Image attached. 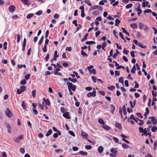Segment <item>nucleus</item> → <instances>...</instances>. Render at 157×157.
<instances>
[{"label": "nucleus", "instance_id": "nucleus-63", "mask_svg": "<svg viewBox=\"0 0 157 157\" xmlns=\"http://www.w3.org/2000/svg\"><path fill=\"white\" fill-rule=\"evenodd\" d=\"M152 11L150 9H147L144 11V13H151Z\"/></svg>", "mask_w": 157, "mask_h": 157}, {"label": "nucleus", "instance_id": "nucleus-20", "mask_svg": "<svg viewBox=\"0 0 157 157\" xmlns=\"http://www.w3.org/2000/svg\"><path fill=\"white\" fill-rule=\"evenodd\" d=\"M99 12L98 10H95L92 13V14L93 15L97 16L98 15L99 13Z\"/></svg>", "mask_w": 157, "mask_h": 157}, {"label": "nucleus", "instance_id": "nucleus-23", "mask_svg": "<svg viewBox=\"0 0 157 157\" xmlns=\"http://www.w3.org/2000/svg\"><path fill=\"white\" fill-rule=\"evenodd\" d=\"M115 25L117 26H118L119 24L121 23V21L118 19H116L115 21Z\"/></svg>", "mask_w": 157, "mask_h": 157}, {"label": "nucleus", "instance_id": "nucleus-51", "mask_svg": "<svg viewBox=\"0 0 157 157\" xmlns=\"http://www.w3.org/2000/svg\"><path fill=\"white\" fill-rule=\"evenodd\" d=\"M157 130V128L156 126H153L151 128L152 132H155Z\"/></svg>", "mask_w": 157, "mask_h": 157}, {"label": "nucleus", "instance_id": "nucleus-7", "mask_svg": "<svg viewBox=\"0 0 157 157\" xmlns=\"http://www.w3.org/2000/svg\"><path fill=\"white\" fill-rule=\"evenodd\" d=\"M149 119H151V121L153 123V124L154 125L157 123V120L155 119V118L154 117H151L148 118Z\"/></svg>", "mask_w": 157, "mask_h": 157}, {"label": "nucleus", "instance_id": "nucleus-3", "mask_svg": "<svg viewBox=\"0 0 157 157\" xmlns=\"http://www.w3.org/2000/svg\"><path fill=\"white\" fill-rule=\"evenodd\" d=\"M6 115L9 118L13 116V113L10 111L9 108H7L6 111H5Z\"/></svg>", "mask_w": 157, "mask_h": 157}, {"label": "nucleus", "instance_id": "nucleus-27", "mask_svg": "<svg viewBox=\"0 0 157 157\" xmlns=\"http://www.w3.org/2000/svg\"><path fill=\"white\" fill-rule=\"evenodd\" d=\"M52 132V131L51 129H50L47 132L46 134V136H48L51 135Z\"/></svg>", "mask_w": 157, "mask_h": 157}, {"label": "nucleus", "instance_id": "nucleus-56", "mask_svg": "<svg viewBox=\"0 0 157 157\" xmlns=\"http://www.w3.org/2000/svg\"><path fill=\"white\" fill-rule=\"evenodd\" d=\"M152 95L153 97H156L157 96V92L152 90Z\"/></svg>", "mask_w": 157, "mask_h": 157}, {"label": "nucleus", "instance_id": "nucleus-1", "mask_svg": "<svg viewBox=\"0 0 157 157\" xmlns=\"http://www.w3.org/2000/svg\"><path fill=\"white\" fill-rule=\"evenodd\" d=\"M139 130L140 132L141 133H143L141 134L142 136H143V135H145L147 134L148 132H147V128H144L143 129V128L142 127H139Z\"/></svg>", "mask_w": 157, "mask_h": 157}, {"label": "nucleus", "instance_id": "nucleus-60", "mask_svg": "<svg viewBox=\"0 0 157 157\" xmlns=\"http://www.w3.org/2000/svg\"><path fill=\"white\" fill-rule=\"evenodd\" d=\"M30 76V74H28L25 76V78L26 79L28 80L29 79Z\"/></svg>", "mask_w": 157, "mask_h": 157}, {"label": "nucleus", "instance_id": "nucleus-46", "mask_svg": "<svg viewBox=\"0 0 157 157\" xmlns=\"http://www.w3.org/2000/svg\"><path fill=\"white\" fill-rule=\"evenodd\" d=\"M42 13V11L40 10L37 12L35 14L38 16H40Z\"/></svg>", "mask_w": 157, "mask_h": 157}, {"label": "nucleus", "instance_id": "nucleus-16", "mask_svg": "<svg viewBox=\"0 0 157 157\" xmlns=\"http://www.w3.org/2000/svg\"><path fill=\"white\" fill-rule=\"evenodd\" d=\"M149 4V2L148 1H146L145 2H143L142 3V6L143 7H145L147 6Z\"/></svg>", "mask_w": 157, "mask_h": 157}, {"label": "nucleus", "instance_id": "nucleus-55", "mask_svg": "<svg viewBox=\"0 0 157 157\" xmlns=\"http://www.w3.org/2000/svg\"><path fill=\"white\" fill-rule=\"evenodd\" d=\"M32 95L34 98H35L36 96V90H34L32 91Z\"/></svg>", "mask_w": 157, "mask_h": 157}, {"label": "nucleus", "instance_id": "nucleus-38", "mask_svg": "<svg viewBox=\"0 0 157 157\" xmlns=\"http://www.w3.org/2000/svg\"><path fill=\"white\" fill-rule=\"evenodd\" d=\"M107 89L110 90H113L115 89V87L114 86H111L109 87H107Z\"/></svg>", "mask_w": 157, "mask_h": 157}, {"label": "nucleus", "instance_id": "nucleus-12", "mask_svg": "<svg viewBox=\"0 0 157 157\" xmlns=\"http://www.w3.org/2000/svg\"><path fill=\"white\" fill-rule=\"evenodd\" d=\"M115 126L117 128L121 129L122 128L121 124L117 122L115 124Z\"/></svg>", "mask_w": 157, "mask_h": 157}, {"label": "nucleus", "instance_id": "nucleus-47", "mask_svg": "<svg viewBox=\"0 0 157 157\" xmlns=\"http://www.w3.org/2000/svg\"><path fill=\"white\" fill-rule=\"evenodd\" d=\"M16 36H17V43H19L20 42L21 40V36L19 34H17L16 35Z\"/></svg>", "mask_w": 157, "mask_h": 157}, {"label": "nucleus", "instance_id": "nucleus-26", "mask_svg": "<svg viewBox=\"0 0 157 157\" xmlns=\"http://www.w3.org/2000/svg\"><path fill=\"white\" fill-rule=\"evenodd\" d=\"M107 44V43L106 41H104L102 44V49L104 51H105V48L106 47Z\"/></svg>", "mask_w": 157, "mask_h": 157}, {"label": "nucleus", "instance_id": "nucleus-21", "mask_svg": "<svg viewBox=\"0 0 157 157\" xmlns=\"http://www.w3.org/2000/svg\"><path fill=\"white\" fill-rule=\"evenodd\" d=\"M121 29L123 33H124L126 35H127L128 36H129V33H128L124 28L122 27Z\"/></svg>", "mask_w": 157, "mask_h": 157}, {"label": "nucleus", "instance_id": "nucleus-49", "mask_svg": "<svg viewBox=\"0 0 157 157\" xmlns=\"http://www.w3.org/2000/svg\"><path fill=\"white\" fill-rule=\"evenodd\" d=\"M26 88V87L25 86H21L20 87L21 90L22 92H23L25 91Z\"/></svg>", "mask_w": 157, "mask_h": 157}, {"label": "nucleus", "instance_id": "nucleus-17", "mask_svg": "<svg viewBox=\"0 0 157 157\" xmlns=\"http://www.w3.org/2000/svg\"><path fill=\"white\" fill-rule=\"evenodd\" d=\"M131 27L133 29H137L138 28V26L136 23H132L130 25Z\"/></svg>", "mask_w": 157, "mask_h": 157}, {"label": "nucleus", "instance_id": "nucleus-57", "mask_svg": "<svg viewBox=\"0 0 157 157\" xmlns=\"http://www.w3.org/2000/svg\"><path fill=\"white\" fill-rule=\"evenodd\" d=\"M90 72L93 74L94 75H95L96 74V70L95 69H93L90 71Z\"/></svg>", "mask_w": 157, "mask_h": 157}, {"label": "nucleus", "instance_id": "nucleus-43", "mask_svg": "<svg viewBox=\"0 0 157 157\" xmlns=\"http://www.w3.org/2000/svg\"><path fill=\"white\" fill-rule=\"evenodd\" d=\"M71 89L73 91H75L76 89V86L75 85H73L72 83V85L71 86Z\"/></svg>", "mask_w": 157, "mask_h": 157}, {"label": "nucleus", "instance_id": "nucleus-34", "mask_svg": "<svg viewBox=\"0 0 157 157\" xmlns=\"http://www.w3.org/2000/svg\"><path fill=\"white\" fill-rule=\"evenodd\" d=\"M116 52L114 53L113 56V58H116V57L117 56L118 54L119 53V52H118V50L116 49Z\"/></svg>", "mask_w": 157, "mask_h": 157}, {"label": "nucleus", "instance_id": "nucleus-64", "mask_svg": "<svg viewBox=\"0 0 157 157\" xmlns=\"http://www.w3.org/2000/svg\"><path fill=\"white\" fill-rule=\"evenodd\" d=\"M20 152H21V153H22L23 154H24L25 153V150L23 148H22V147L20 149Z\"/></svg>", "mask_w": 157, "mask_h": 157}, {"label": "nucleus", "instance_id": "nucleus-25", "mask_svg": "<svg viewBox=\"0 0 157 157\" xmlns=\"http://www.w3.org/2000/svg\"><path fill=\"white\" fill-rule=\"evenodd\" d=\"M79 154L82 155H86L88 154V153L86 151H80L79 152Z\"/></svg>", "mask_w": 157, "mask_h": 157}, {"label": "nucleus", "instance_id": "nucleus-52", "mask_svg": "<svg viewBox=\"0 0 157 157\" xmlns=\"http://www.w3.org/2000/svg\"><path fill=\"white\" fill-rule=\"evenodd\" d=\"M128 52H129L128 51L126 50L125 48H124V49H123V53L124 54L127 55L128 54Z\"/></svg>", "mask_w": 157, "mask_h": 157}, {"label": "nucleus", "instance_id": "nucleus-28", "mask_svg": "<svg viewBox=\"0 0 157 157\" xmlns=\"http://www.w3.org/2000/svg\"><path fill=\"white\" fill-rule=\"evenodd\" d=\"M123 77H120L118 80V81L120 83H121L123 86H124V81H123Z\"/></svg>", "mask_w": 157, "mask_h": 157}, {"label": "nucleus", "instance_id": "nucleus-15", "mask_svg": "<svg viewBox=\"0 0 157 157\" xmlns=\"http://www.w3.org/2000/svg\"><path fill=\"white\" fill-rule=\"evenodd\" d=\"M7 129L8 132L9 133H10L11 131V126L9 124H7Z\"/></svg>", "mask_w": 157, "mask_h": 157}, {"label": "nucleus", "instance_id": "nucleus-10", "mask_svg": "<svg viewBox=\"0 0 157 157\" xmlns=\"http://www.w3.org/2000/svg\"><path fill=\"white\" fill-rule=\"evenodd\" d=\"M102 127L104 129L106 130H109L111 129V127L107 125H102Z\"/></svg>", "mask_w": 157, "mask_h": 157}, {"label": "nucleus", "instance_id": "nucleus-50", "mask_svg": "<svg viewBox=\"0 0 157 157\" xmlns=\"http://www.w3.org/2000/svg\"><path fill=\"white\" fill-rule=\"evenodd\" d=\"M144 29L146 33H147L148 31L149 30V28L147 25L145 26V27L144 28Z\"/></svg>", "mask_w": 157, "mask_h": 157}, {"label": "nucleus", "instance_id": "nucleus-19", "mask_svg": "<svg viewBox=\"0 0 157 157\" xmlns=\"http://www.w3.org/2000/svg\"><path fill=\"white\" fill-rule=\"evenodd\" d=\"M138 46L142 48H146V46H144L142 43H138Z\"/></svg>", "mask_w": 157, "mask_h": 157}, {"label": "nucleus", "instance_id": "nucleus-13", "mask_svg": "<svg viewBox=\"0 0 157 157\" xmlns=\"http://www.w3.org/2000/svg\"><path fill=\"white\" fill-rule=\"evenodd\" d=\"M43 99L44 100V101L43 102L42 104H43L44 101L45 102H46V104L48 105H51V103L50 101L48 99H47L46 100L45 99H44V98H43Z\"/></svg>", "mask_w": 157, "mask_h": 157}, {"label": "nucleus", "instance_id": "nucleus-4", "mask_svg": "<svg viewBox=\"0 0 157 157\" xmlns=\"http://www.w3.org/2000/svg\"><path fill=\"white\" fill-rule=\"evenodd\" d=\"M98 9L100 11H101L103 10L102 7L101 6H93L90 7V10L91 11L96 9Z\"/></svg>", "mask_w": 157, "mask_h": 157}, {"label": "nucleus", "instance_id": "nucleus-45", "mask_svg": "<svg viewBox=\"0 0 157 157\" xmlns=\"http://www.w3.org/2000/svg\"><path fill=\"white\" fill-rule=\"evenodd\" d=\"M7 42L5 41L4 43V47H3V49L5 50H6L7 49Z\"/></svg>", "mask_w": 157, "mask_h": 157}, {"label": "nucleus", "instance_id": "nucleus-29", "mask_svg": "<svg viewBox=\"0 0 157 157\" xmlns=\"http://www.w3.org/2000/svg\"><path fill=\"white\" fill-rule=\"evenodd\" d=\"M29 0H21V1L24 2V4L26 5H30V3L27 2Z\"/></svg>", "mask_w": 157, "mask_h": 157}, {"label": "nucleus", "instance_id": "nucleus-36", "mask_svg": "<svg viewBox=\"0 0 157 157\" xmlns=\"http://www.w3.org/2000/svg\"><path fill=\"white\" fill-rule=\"evenodd\" d=\"M88 33H86L85 36H84V37L81 40L82 41H84L85 40L87 39V37L88 36Z\"/></svg>", "mask_w": 157, "mask_h": 157}, {"label": "nucleus", "instance_id": "nucleus-32", "mask_svg": "<svg viewBox=\"0 0 157 157\" xmlns=\"http://www.w3.org/2000/svg\"><path fill=\"white\" fill-rule=\"evenodd\" d=\"M34 15V14L33 13H29L27 15L26 17L28 19L31 18L33 17Z\"/></svg>", "mask_w": 157, "mask_h": 157}, {"label": "nucleus", "instance_id": "nucleus-39", "mask_svg": "<svg viewBox=\"0 0 157 157\" xmlns=\"http://www.w3.org/2000/svg\"><path fill=\"white\" fill-rule=\"evenodd\" d=\"M97 103H100L101 104H102V101H94L92 103V105H94L95 104H96Z\"/></svg>", "mask_w": 157, "mask_h": 157}, {"label": "nucleus", "instance_id": "nucleus-9", "mask_svg": "<svg viewBox=\"0 0 157 157\" xmlns=\"http://www.w3.org/2000/svg\"><path fill=\"white\" fill-rule=\"evenodd\" d=\"M110 106L111 109L110 112L112 114H113L114 112L115 109V107L113 105V104L110 105Z\"/></svg>", "mask_w": 157, "mask_h": 157}, {"label": "nucleus", "instance_id": "nucleus-5", "mask_svg": "<svg viewBox=\"0 0 157 157\" xmlns=\"http://www.w3.org/2000/svg\"><path fill=\"white\" fill-rule=\"evenodd\" d=\"M67 84L68 87V88L69 90V91L70 92V95H73V94L72 92L71 91V86L72 85V83L69 82H67Z\"/></svg>", "mask_w": 157, "mask_h": 157}, {"label": "nucleus", "instance_id": "nucleus-40", "mask_svg": "<svg viewBox=\"0 0 157 157\" xmlns=\"http://www.w3.org/2000/svg\"><path fill=\"white\" fill-rule=\"evenodd\" d=\"M26 83V81L25 79H23L20 82V84L24 85Z\"/></svg>", "mask_w": 157, "mask_h": 157}, {"label": "nucleus", "instance_id": "nucleus-18", "mask_svg": "<svg viewBox=\"0 0 157 157\" xmlns=\"http://www.w3.org/2000/svg\"><path fill=\"white\" fill-rule=\"evenodd\" d=\"M122 146L124 149H127L129 148V146L125 143H123L122 144Z\"/></svg>", "mask_w": 157, "mask_h": 157}, {"label": "nucleus", "instance_id": "nucleus-11", "mask_svg": "<svg viewBox=\"0 0 157 157\" xmlns=\"http://www.w3.org/2000/svg\"><path fill=\"white\" fill-rule=\"evenodd\" d=\"M81 135L82 137L85 138H88V135L83 132H81Z\"/></svg>", "mask_w": 157, "mask_h": 157}, {"label": "nucleus", "instance_id": "nucleus-31", "mask_svg": "<svg viewBox=\"0 0 157 157\" xmlns=\"http://www.w3.org/2000/svg\"><path fill=\"white\" fill-rule=\"evenodd\" d=\"M136 70V68L135 65H133L132 68L131 69V71L132 73H135V71Z\"/></svg>", "mask_w": 157, "mask_h": 157}, {"label": "nucleus", "instance_id": "nucleus-44", "mask_svg": "<svg viewBox=\"0 0 157 157\" xmlns=\"http://www.w3.org/2000/svg\"><path fill=\"white\" fill-rule=\"evenodd\" d=\"M13 140L15 142L19 143L20 142V140L19 137H15L14 138Z\"/></svg>", "mask_w": 157, "mask_h": 157}, {"label": "nucleus", "instance_id": "nucleus-59", "mask_svg": "<svg viewBox=\"0 0 157 157\" xmlns=\"http://www.w3.org/2000/svg\"><path fill=\"white\" fill-rule=\"evenodd\" d=\"M60 110L62 113H64L66 112V110L65 109L64 107H61L60 108Z\"/></svg>", "mask_w": 157, "mask_h": 157}, {"label": "nucleus", "instance_id": "nucleus-54", "mask_svg": "<svg viewBox=\"0 0 157 157\" xmlns=\"http://www.w3.org/2000/svg\"><path fill=\"white\" fill-rule=\"evenodd\" d=\"M85 148L87 150H90L92 148V147L90 145H87L85 146Z\"/></svg>", "mask_w": 157, "mask_h": 157}, {"label": "nucleus", "instance_id": "nucleus-22", "mask_svg": "<svg viewBox=\"0 0 157 157\" xmlns=\"http://www.w3.org/2000/svg\"><path fill=\"white\" fill-rule=\"evenodd\" d=\"M98 122L102 125H105V122L102 118H99L98 120Z\"/></svg>", "mask_w": 157, "mask_h": 157}, {"label": "nucleus", "instance_id": "nucleus-33", "mask_svg": "<svg viewBox=\"0 0 157 157\" xmlns=\"http://www.w3.org/2000/svg\"><path fill=\"white\" fill-rule=\"evenodd\" d=\"M110 151L111 152L114 154L118 152L117 150H116L114 148H111Z\"/></svg>", "mask_w": 157, "mask_h": 157}, {"label": "nucleus", "instance_id": "nucleus-58", "mask_svg": "<svg viewBox=\"0 0 157 157\" xmlns=\"http://www.w3.org/2000/svg\"><path fill=\"white\" fill-rule=\"evenodd\" d=\"M132 4H130L127 5L125 7L126 9H128L132 7Z\"/></svg>", "mask_w": 157, "mask_h": 157}, {"label": "nucleus", "instance_id": "nucleus-48", "mask_svg": "<svg viewBox=\"0 0 157 157\" xmlns=\"http://www.w3.org/2000/svg\"><path fill=\"white\" fill-rule=\"evenodd\" d=\"M47 46L46 44L44 45V48H43V51L44 52H46L47 51Z\"/></svg>", "mask_w": 157, "mask_h": 157}, {"label": "nucleus", "instance_id": "nucleus-24", "mask_svg": "<svg viewBox=\"0 0 157 157\" xmlns=\"http://www.w3.org/2000/svg\"><path fill=\"white\" fill-rule=\"evenodd\" d=\"M44 36H42L41 38L40 39V40L38 42V45H40L42 44V43L43 42V40H44Z\"/></svg>", "mask_w": 157, "mask_h": 157}, {"label": "nucleus", "instance_id": "nucleus-2", "mask_svg": "<svg viewBox=\"0 0 157 157\" xmlns=\"http://www.w3.org/2000/svg\"><path fill=\"white\" fill-rule=\"evenodd\" d=\"M94 90L92 92H89L87 94V96L88 98H90L91 97H95L96 96V91L95 88H94Z\"/></svg>", "mask_w": 157, "mask_h": 157}, {"label": "nucleus", "instance_id": "nucleus-41", "mask_svg": "<svg viewBox=\"0 0 157 157\" xmlns=\"http://www.w3.org/2000/svg\"><path fill=\"white\" fill-rule=\"evenodd\" d=\"M17 67L20 68H21L22 67H24V68H25L26 67V65L25 64H18L17 65Z\"/></svg>", "mask_w": 157, "mask_h": 157}, {"label": "nucleus", "instance_id": "nucleus-53", "mask_svg": "<svg viewBox=\"0 0 157 157\" xmlns=\"http://www.w3.org/2000/svg\"><path fill=\"white\" fill-rule=\"evenodd\" d=\"M81 54L82 56H85L86 57L88 56V55L84 52L83 50H82L81 51Z\"/></svg>", "mask_w": 157, "mask_h": 157}, {"label": "nucleus", "instance_id": "nucleus-61", "mask_svg": "<svg viewBox=\"0 0 157 157\" xmlns=\"http://www.w3.org/2000/svg\"><path fill=\"white\" fill-rule=\"evenodd\" d=\"M78 25V27L77 28V29L75 32V33H76L79 30L80 28H81L82 27V25L81 24H79Z\"/></svg>", "mask_w": 157, "mask_h": 157}, {"label": "nucleus", "instance_id": "nucleus-62", "mask_svg": "<svg viewBox=\"0 0 157 157\" xmlns=\"http://www.w3.org/2000/svg\"><path fill=\"white\" fill-rule=\"evenodd\" d=\"M145 110L146 112L144 113V115H147L149 113V109L147 107L146 108Z\"/></svg>", "mask_w": 157, "mask_h": 157}, {"label": "nucleus", "instance_id": "nucleus-42", "mask_svg": "<svg viewBox=\"0 0 157 157\" xmlns=\"http://www.w3.org/2000/svg\"><path fill=\"white\" fill-rule=\"evenodd\" d=\"M135 10L137 11H138L139 12H137V14L138 16H139L141 13L142 12V10L141 9H135Z\"/></svg>", "mask_w": 157, "mask_h": 157}, {"label": "nucleus", "instance_id": "nucleus-30", "mask_svg": "<svg viewBox=\"0 0 157 157\" xmlns=\"http://www.w3.org/2000/svg\"><path fill=\"white\" fill-rule=\"evenodd\" d=\"M84 2L86 4H88V5L90 6H91L92 5L91 3H90V0H85L84 1Z\"/></svg>", "mask_w": 157, "mask_h": 157}, {"label": "nucleus", "instance_id": "nucleus-35", "mask_svg": "<svg viewBox=\"0 0 157 157\" xmlns=\"http://www.w3.org/2000/svg\"><path fill=\"white\" fill-rule=\"evenodd\" d=\"M86 44H95V42L93 41H87L86 42Z\"/></svg>", "mask_w": 157, "mask_h": 157}, {"label": "nucleus", "instance_id": "nucleus-8", "mask_svg": "<svg viewBox=\"0 0 157 157\" xmlns=\"http://www.w3.org/2000/svg\"><path fill=\"white\" fill-rule=\"evenodd\" d=\"M15 7L13 5H10L9 8V11L11 13H13L15 11Z\"/></svg>", "mask_w": 157, "mask_h": 157}, {"label": "nucleus", "instance_id": "nucleus-37", "mask_svg": "<svg viewBox=\"0 0 157 157\" xmlns=\"http://www.w3.org/2000/svg\"><path fill=\"white\" fill-rule=\"evenodd\" d=\"M21 106L23 108V109L25 110H26L27 108H26L25 105V103L24 101H23L21 104Z\"/></svg>", "mask_w": 157, "mask_h": 157}, {"label": "nucleus", "instance_id": "nucleus-14", "mask_svg": "<svg viewBox=\"0 0 157 157\" xmlns=\"http://www.w3.org/2000/svg\"><path fill=\"white\" fill-rule=\"evenodd\" d=\"M98 152L100 153H101L103 150V147L102 146H100L98 149Z\"/></svg>", "mask_w": 157, "mask_h": 157}, {"label": "nucleus", "instance_id": "nucleus-6", "mask_svg": "<svg viewBox=\"0 0 157 157\" xmlns=\"http://www.w3.org/2000/svg\"><path fill=\"white\" fill-rule=\"evenodd\" d=\"M70 113L69 112H66L64 113L63 116L65 118L67 119H70L71 118V117L69 116Z\"/></svg>", "mask_w": 157, "mask_h": 157}]
</instances>
